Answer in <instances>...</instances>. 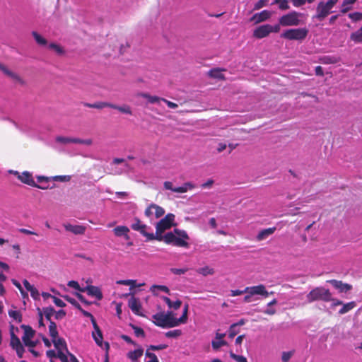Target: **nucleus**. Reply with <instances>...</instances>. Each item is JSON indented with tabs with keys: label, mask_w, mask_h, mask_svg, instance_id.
<instances>
[{
	"label": "nucleus",
	"mask_w": 362,
	"mask_h": 362,
	"mask_svg": "<svg viewBox=\"0 0 362 362\" xmlns=\"http://www.w3.org/2000/svg\"><path fill=\"white\" fill-rule=\"evenodd\" d=\"M174 220L175 215L168 214L157 223L156 234H154L155 240L163 241L166 244L176 247L188 248L189 245L187 240H189V237L185 230L175 228L173 232H168L164 235H162L165 230L170 229L174 225Z\"/></svg>",
	"instance_id": "f257e3e1"
},
{
	"label": "nucleus",
	"mask_w": 362,
	"mask_h": 362,
	"mask_svg": "<svg viewBox=\"0 0 362 362\" xmlns=\"http://www.w3.org/2000/svg\"><path fill=\"white\" fill-rule=\"evenodd\" d=\"M306 298L308 303H313L317 300L330 302L332 300V293L329 290L321 286L316 287L311 290L308 293Z\"/></svg>",
	"instance_id": "f03ea898"
},
{
	"label": "nucleus",
	"mask_w": 362,
	"mask_h": 362,
	"mask_svg": "<svg viewBox=\"0 0 362 362\" xmlns=\"http://www.w3.org/2000/svg\"><path fill=\"white\" fill-rule=\"evenodd\" d=\"M153 318L155 320L153 323L162 328H170L180 325L177 318H168L164 315V312L153 315Z\"/></svg>",
	"instance_id": "7ed1b4c3"
},
{
	"label": "nucleus",
	"mask_w": 362,
	"mask_h": 362,
	"mask_svg": "<svg viewBox=\"0 0 362 362\" xmlns=\"http://www.w3.org/2000/svg\"><path fill=\"white\" fill-rule=\"evenodd\" d=\"M308 34V30L306 28H293L284 31L281 37L289 40H303Z\"/></svg>",
	"instance_id": "20e7f679"
},
{
	"label": "nucleus",
	"mask_w": 362,
	"mask_h": 362,
	"mask_svg": "<svg viewBox=\"0 0 362 362\" xmlns=\"http://www.w3.org/2000/svg\"><path fill=\"white\" fill-rule=\"evenodd\" d=\"M301 13L296 11H292L282 16L279 18V23L282 26H297L300 24L299 17Z\"/></svg>",
	"instance_id": "39448f33"
},
{
	"label": "nucleus",
	"mask_w": 362,
	"mask_h": 362,
	"mask_svg": "<svg viewBox=\"0 0 362 362\" xmlns=\"http://www.w3.org/2000/svg\"><path fill=\"white\" fill-rule=\"evenodd\" d=\"M131 228L146 237L147 240H155L154 234L153 233H148L146 230L148 227L146 224L142 223L138 218H134V223L131 225Z\"/></svg>",
	"instance_id": "423d86ee"
},
{
	"label": "nucleus",
	"mask_w": 362,
	"mask_h": 362,
	"mask_svg": "<svg viewBox=\"0 0 362 362\" xmlns=\"http://www.w3.org/2000/svg\"><path fill=\"white\" fill-rule=\"evenodd\" d=\"M18 180L29 186L37 187L41 189H48V186H39V185L36 184L33 175L28 171L23 172L21 175L18 176Z\"/></svg>",
	"instance_id": "0eeeda50"
},
{
	"label": "nucleus",
	"mask_w": 362,
	"mask_h": 362,
	"mask_svg": "<svg viewBox=\"0 0 362 362\" xmlns=\"http://www.w3.org/2000/svg\"><path fill=\"white\" fill-rule=\"evenodd\" d=\"M245 291L252 296L260 295L265 298L268 297L269 293L267 291L266 287L263 284H259L257 286L246 287Z\"/></svg>",
	"instance_id": "6e6552de"
},
{
	"label": "nucleus",
	"mask_w": 362,
	"mask_h": 362,
	"mask_svg": "<svg viewBox=\"0 0 362 362\" xmlns=\"http://www.w3.org/2000/svg\"><path fill=\"white\" fill-rule=\"evenodd\" d=\"M270 25L265 24L257 27L253 32V36L257 39H262L268 36L271 33Z\"/></svg>",
	"instance_id": "1a4fd4ad"
},
{
	"label": "nucleus",
	"mask_w": 362,
	"mask_h": 362,
	"mask_svg": "<svg viewBox=\"0 0 362 362\" xmlns=\"http://www.w3.org/2000/svg\"><path fill=\"white\" fill-rule=\"evenodd\" d=\"M128 305L132 311L136 315L144 316L141 313V304L139 298L132 296L128 301Z\"/></svg>",
	"instance_id": "9d476101"
},
{
	"label": "nucleus",
	"mask_w": 362,
	"mask_h": 362,
	"mask_svg": "<svg viewBox=\"0 0 362 362\" xmlns=\"http://www.w3.org/2000/svg\"><path fill=\"white\" fill-rule=\"evenodd\" d=\"M81 292H86L88 296L95 297L98 300L103 299V293L100 288L98 286L89 285L81 289Z\"/></svg>",
	"instance_id": "9b49d317"
},
{
	"label": "nucleus",
	"mask_w": 362,
	"mask_h": 362,
	"mask_svg": "<svg viewBox=\"0 0 362 362\" xmlns=\"http://www.w3.org/2000/svg\"><path fill=\"white\" fill-rule=\"evenodd\" d=\"M93 327L94 331L92 332V337H93L94 341H95L96 344L98 346L103 348L104 343L103 341V336L102 331H101L100 328L99 327V326L98 325L96 322H93Z\"/></svg>",
	"instance_id": "f8f14e48"
},
{
	"label": "nucleus",
	"mask_w": 362,
	"mask_h": 362,
	"mask_svg": "<svg viewBox=\"0 0 362 362\" xmlns=\"http://www.w3.org/2000/svg\"><path fill=\"white\" fill-rule=\"evenodd\" d=\"M316 18L320 21L327 17L331 12V9L327 7V5L323 1H320L317 6Z\"/></svg>",
	"instance_id": "ddd939ff"
},
{
	"label": "nucleus",
	"mask_w": 362,
	"mask_h": 362,
	"mask_svg": "<svg viewBox=\"0 0 362 362\" xmlns=\"http://www.w3.org/2000/svg\"><path fill=\"white\" fill-rule=\"evenodd\" d=\"M66 231L71 232L74 235H83L85 233L86 227L82 225H72L70 223L64 224Z\"/></svg>",
	"instance_id": "4468645a"
},
{
	"label": "nucleus",
	"mask_w": 362,
	"mask_h": 362,
	"mask_svg": "<svg viewBox=\"0 0 362 362\" xmlns=\"http://www.w3.org/2000/svg\"><path fill=\"white\" fill-rule=\"evenodd\" d=\"M328 283L332 284L335 288L338 289L340 292H347L352 289L351 284L343 283L341 281L331 279L327 281Z\"/></svg>",
	"instance_id": "2eb2a0df"
},
{
	"label": "nucleus",
	"mask_w": 362,
	"mask_h": 362,
	"mask_svg": "<svg viewBox=\"0 0 362 362\" xmlns=\"http://www.w3.org/2000/svg\"><path fill=\"white\" fill-rule=\"evenodd\" d=\"M129 229L127 226H117L113 229V233L117 237L124 236L125 240H128L130 239L129 235Z\"/></svg>",
	"instance_id": "dca6fc26"
},
{
	"label": "nucleus",
	"mask_w": 362,
	"mask_h": 362,
	"mask_svg": "<svg viewBox=\"0 0 362 362\" xmlns=\"http://www.w3.org/2000/svg\"><path fill=\"white\" fill-rule=\"evenodd\" d=\"M271 16V13L267 10H264L260 13H255L251 18L255 21V23H259L269 19Z\"/></svg>",
	"instance_id": "f3484780"
},
{
	"label": "nucleus",
	"mask_w": 362,
	"mask_h": 362,
	"mask_svg": "<svg viewBox=\"0 0 362 362\" xmlns=\"http://www.w3.org/2000/svg\"><path fill=\"white\" fill-rule=\"evenodd\" d=\"M276 227H272L260 230L256 237L257 240L262 241L265 240L269 235H272L276 231Z\"/></svg>",
	"instance_id": "a211bd4d"
},
{
	"label": "nucleus",
	"mask_w": 362,
	"mask_h": 362,
	"mask_svg": "<svg viewBox=\"0 0 362 362\" xmlns=\"http://www.w3.org/2000/svg\"><path fill=\"white\" fill-rule=\"evenodd\" d=\"M52 340L54 347L57 350V352L59 351H65L66 352H68L66 342L63 338H59L57 337V338L52 339Z\"/></svg>",
	"instance_id": "6ab92c4d"
},
{
	"label": "nucleus",
	"mask_w": 362,
	"mask_h": 362,
	"mask_svg": "<svg viewBox=\"0 0 362 362\" xmlns=\"http://www.w3.org/2000/svg\"><path fill=\"white\" fill-rule=\"evenodd\" d=\"M144 350L141 348L129 351L127 354V357L133 362H137L138 359L142 356Z\"/></svg>",
	"instance_id": "aec40b11"
},
{
	"label": "nucleus",
	"mask_w": 362,
	"mask_h": 362,
	"mask_svg": "<svg viewBox=\"0 0 362 362\" xmlns=\"http://www.w3.org/2000/svg\"><path fill=\"white\" fill-rule=\"evenodd\" d=\"M196 187L195 185L190 182H185L182 186L176 187L175 189V192L177 193H185L188 190H192Z\"/></svg>",
	"instance_id": "412c9836"
},
{
	"label": "nucleus",
	"mask_w": 362,
	"mask_h": 362,
	"mask_svg": "<svg viewBox=\"0 0 362 362\" xmlns=\"http://www.w3.org/2000/svg\"><path fill=\"white\" fill-rule=\"evenodd\" d=\"M139 96L147 99L148 103H150L151 104L162 101V99H163V98H159L156 95H151L150 94L146 93H140L139 94Z\"/></svg>",
	"instance_id": "4be33fe9"
},
{
	"label": "nucleus",
	"mask_w": 362,
	"mask_h": 362,
	"mask_svg": "<svg viewBox=\"0 0 362 362\" xmlns=\"http://www.w3.org/2000/svg\"><path fill=\"white\" fill-rule=\"evenodd\" d=\"M222 71H225V69H211L209 71V76H211V78L224 80L225 76L223 74H221Z\"/></svg>",
	"instance_id": "5701e85b"
},
{
	"label": "nucleus",
	"mask_w": 362,
	"mask_h": 362,
	"mask_svg": "<svg viewBox=\"0 0 362 362\" xmlns=\"http://www.w3.org/2000/svg\"><path fill=\"white\" fill-rule=\"evenodd\" d=\"M342 305V308L339 310V313L340 315H343L348 313L349 311L351 310L356 306V303L354 301H351Z\"/></svg>",
	"instance_id": "b1692460"
},
{
	"label": "nucleus",
	"mask_w": 362,
	"mask_h": 362,
	"mask_svg": "<svg viewBox=\"0 0 362 362\" xmlns=\"http://www.w3.org/2000/svg\"><path fill=\"white\" fill-rule=\"evenodd\" d=\"M110 108L117 110L120 112L125 113L127 115H132V111L129 105H124L123 106H118L111 103Z\"/></svg>",
	"instance_id": "393cba45"
},
{
	"label": "nucleus",
	"mask_w": 362,
	"mask_h": 362,
	"mask_svg": "<svg viewBox=\"0 0 362 362\" xmlns=\"http://www.w3.org/2000/svg\"><path fill=\"white\" fill-rule=\"evenodd\" d=\"M49 336L52 337V339H55L58 337V331H57V325L53 321L49 322Z\"/></svg>",
	"instance_id": "a878e982"
},
{
	"label": "nucleus",
	"mask_w": 362,
	"mask_h": 362,
	"mask_svg": "<svg viewBox=\"0 0 362 362\" xmlns=\"http://www.w3.org/2000/svg\"><path fill=\"white\" fill-rule=\"evenodd\" d=\"M24 328V335L22 337V340L23 341L24 339H32L34 337L35 331L32 329L30 326H23Z\"/></svg>",
	"instance_id": "bb28decb"
},
{
	"label": "nucleus",
	"mask_w": 362,
	"mask_h": 362,
	"mask_svg": "<svg viewBox=\"0 0 362 362\" xmlns=\"http://www.w3.org/2000/svg\"><path fill=\"white\" fill-rule=\"evenodd\" d=\"M351 40L355 42H362V28H361L357 31L353 33L350 37Z\"/></svg>",
	"instance_id": "cd10ccee"
},
{
	"label": "nucleus",
	"mask_w": 362,
	"mask_h": 362,
	"mask_svg": "<svg viewBox=\"0 0 362 362\" xmlns=\"http://www.w3.org/2000/svg\"><path fill=\"white\" fill-rule=\"evenodd\" d=\"M32 35L33 36L34 39L37 42V44L40 45H46L47 43V41L46 39H45L42 36H41L36 31L32 32Z\"/></svg>",
	"instance_id": "c85d7f7f"
},
{
	"label": "nucleus",
	"mask_w": 362,
	"mask_h": 362,
	"mask_svg": "<svg viewBox=\"0 0 362 362\" xmlns=\"http://www.w3.org/2000/svg\"><path fill=\"white\" fill-rule=\"evenodd\" d=\"M54 313H55V310H54V308L52 307V306H49V307H47V308H43V313L42 314L45 315V318L48 321L51 322V321H52L51 320V317L54 314Z\"/></svg>",
	"instance_id": "c756f323"
},
{
	"label": "nucleus",
	"mask_w": 362,
	"mask_h": 362,
	"mask_svg": "<svg viewBox=\"0 0 362 362\" xmlns=\"http://www.w3.org/2000/svg\"><path fill=\"white\" fill-rule=\"evenodd\" d=\"M227 345V342L225 340L215 339L211 341V346L214 350L217 351L221 346Z\"/></svg>",
	"instance_id": "7c9ffc66"
},
{
	"label": "nucleus",
	"mask_w": 362,
	"mask_h": 362,
	"mask_svg": "<svg viewBox=\"0 0 362 362\" xmlns=\"http://www.w3.org/2000/svg\"><path fill=\"white\" fill-rule=\"evenodd\" d=\"M8 315L18 322L22 321V315L18 310H9Z\"/></svg>",
	"instance_id": "2f4dec72"
},
{
	"label": "nucleus",
	"mask_w": 362,
	"mask_h": 362,
	"mask_svg": "<svg viewBox=\"0 0 362 362\" xmlns=\"http://www.w3.org/2000/svg\"><path fill=\"white\" fill-rule=\"evenodd\" d=\"M151 207H153V209L155 210V216L156 218H158L164 215L165 210L161 206L156 204H151Z\"/></svg>",
	"instance_id": "473e14b6"
},
{
	"label": "nucleus",
	"mask_w": 362,
	"mask_h": 362,
	"mask_svg": "<svg viewBox=\"0 0 362 362\" xmlns=\"http://www.w3.org/2000/svg\"><path fill=\"white\" fill-rule=\"evenodd\" d=\"M22 344L18 337H16L13 333L11 334V346L16 349L18 348V346H21Z\"/></svg>",
	"instance_id": "72a5a7b5"
},
{
	"label": "nucleus",
	"mask_w": 362,
	"mask_h": 362,
	"mask_svg": "<svg viewBox=\"0 0 362 362\" xmlns=\"http://www.w3.org/2000/svg\"><path fill=\"white\" fill-rule=\"evenodd\" d=\"M197 272L199 274H202L203 276L212 275L214 274V270L212 268L209 267H202L197 269Z\"/></svg>",
	"instance_id": "f704fd0d"
},
{
	"label": "nucleus",
	"mask_w": 362,
	"mask_h": 362,
	"mask_svg": "<svg viewBox=\"0 0 362 362\" xmlns=\"http://www.w3.org/2000/svg\"><path fill=\"white\" fill-rule=\"evenodd\" d=\"M189 305L185 304L183 309V313L182 316L178 319V321L180 324H185L187 321V314H188Z\"/></svg>",
	"instance_id": "c9c22d12"
},
{
	"label": "nucleus",
	"mask_w": 362,
	"mask_h": 362,
	"mask_svg": "<svg viewBox=\"0 0 362 362\" xmlns=\"http://www.w3.org/2000/svg\"><path fill=\"white\" fill-rule=\"evenodd\" d=\"M76 140V138H69V137H64V136H57L56 138V141L59 143H62V144H69V143H74L75 144V141Z\"/></svg>",
	"instance_id": "e433bc0d"
},
{
	"label": "nucleus",
	"mask_w": 362,
	"mask_h": 362,
	"mask_svg": "<svg viewBox=\"0 0 362 362\" xmlns=\"http://www.w3.org/2000/svg\"><path fill=\"white\" fill-rule=\"evenodd\" d=\"M182 334L180 329H174L167 332L165 335L168 338H177Z\"/></svg>",
	"instance_id": "4c0bfd02"
},
{
	"label": "nucleus",
	"mask_w": 362,
	"mask_h": 362,
	"mask_svg": "<svg viewBox=\"0 0 362 362\" xmlns=\"http://www.w3.org/2000/svg\"><path fill=\"white\" fill-rule=\"evenodd\" d=\"M62 297L78 310H81V306L74 298H71L69 296H62Z\"/></svg>",
	"instance_id": "58836bf2"
},
{
	"label": "nucleus",
	"mask_w": 362,
	"mask_h": 362,
	"mask_svg": "<svg viewBox=\"0 0 362 362\" xmlns=\"http://www.w3.org/2000/svg\"><path fill=\"white\" fill-rule=\"evenodd\" d=\"M315 1V0H291V1L292 2L293 5L295 7L302 6L305 5L306 3L312 4Z\"/></svg>",
	"instance_id": "ea45409f"
},
{
	"label": "nucleus",
	"mask_w": 362,
	"mask_h": 362,
	"mask_svg": "<svg viewBox=\"0 0 362 362\" xmlns=\"http://www.w3.org/2000/svg\"><path fill=\"white\" fill-rule=\"evenodd\" d=\"M131 326H132V329H134V334L137 337H143V338L145 337V332L142 328L137 327L136 325H132Z\"/></svg>",
	"instance_id": "a19ab883"
},
{
	"label": "nucleus",
	"mask_w": 362,
	"mask_h": 362,
	"mask_svg": "<svg viewBox=\"0 0 362 362\" xmlns=\"http://www.w3.org/2000/svg\"><path fill=\"white\" fill-rule=\"evenodd\" d=\"M320 62L322 64H330L337 63V60L334 57L330 56H325L320 59Z\"/></svg>",
	"instance_id": "79ce46f5"
},
{
	"label": "nucleus",
	"mask_w": 362,
	"mask_h": 362,
	"mask_svg": "<svg viewBox=\"0 0 362 362\" xmlns=\"http://www.w3.org/2000/svg\"><path fill=\"white\" fill-rule=\"evenodd\" d=\"M349 18L353 21L357 22L362 21V13L361 12H354L349 14Z\"/></svg>",
	"instance_id": "37998d69"
},
{
	"label": "nucleus",
	"mask_w": 362,
	"mask_h": 362,
	"mask_svg": "<svg viewBox=\"0 0 362 362\" xmlns=\"http://www.w3.org/2000/svg\"><path fill=\"white\" fill-rule=\"evenodd\" d=\"M49 47L50 49H54L59 54H62L64 53V49L61 46L57 45V44L50 43L49 45Z\"/></svg>",
	"instance_id": "c03bdc74"
},
{
	"label": "nucleus",
	"mask_w": 362,
	"mask_h": 362,
	"mask_svg": "<svg viewBox=\"0 0 362 362\" xmlns=\"http://www.w3.org/2000/svg\"><path fill=\"white\" fill-rule=\"evenodd\" d=\"M230 356L237 362H247V358L245 356L237 355L233 352L230 353Z\"/></svg>",
	"instance_id": "a18cd8bd"
},
{
	"label": "nucleus",
	"mask_w": 362,
	"mask_h": 362,
	"mask_svg": "<svg viewBox=\"0 0 362 362\" xmlns=\"http://www.w3.org/2000/svg\"><path fill=\"white\" fill-rule=\"evenodd\" d=\"M293 354H294L293 351L283 352L282 356H281L282 361L283 362H288L289 360L291 359V358L292 357V356L293 355Z\"/></svg>",
	"instance_id": "49530a36"
},
{
	"label": "nucleus",
	"mask_w": 362,
	"mask_h": 362,
	"mask_svg": "<svg viewBox=\"0 0 362 362\" xmlns=\"http://www.w3.org/2000/svg\"><path fill=\"white\" fill-rule=\"evenodd\" d=\"M111 103L106 102H98L93 103V108L103 109L104 107H110Z\"/></svg>",
	"instance_id": "de8ad7c7"
},
{
	"label": "nucleus",
	"mask_w": 362,
	"mask_h": 362,
	"mask_svg": "<svg viewBox=\"0 0 362 362\" xmlns=\"http://www.w3.org/2000/svg\"><path fill=\"white\" fill-rule=\"evenodd\" d=\"M7 76L21 84L24 83L23 80L20 77V76L13 71H11Z\"/></svg>",
	"instance_id": "09e8293b"
},
{
	"label": "nucleus",
	"mask_w": 362,
	"mask_h": 362,
	"mask_svg": "<svg viewBox=\"0 0 362 362\" xmlns=\"http://www.w3.org/2000/svg\"><path fill=\"white\" fill-rule=\"evenodd\" d=\"M188 268H183V269H177V268H171L170 272L177 275H181L185 273H186L188 271Z\"/></svg>",
	"instance_id": "8fccbe9b"
},
{
	"label": "nucleus",
	"mask_w": 362,
	"mask_h": 362,
	"mask_svg": "<svg viewBox=\"0 0 362 362\" xmlns=\"http://www.w3.org/2000/svg\"><path fill=\"white\" fill-rule=\"evenodd\" d=\"M268 1L267 0H259L254 6L255 10H259L262 8V7L267 5Z\"/></svg>",
	"instance_id": "3c124183"
},
{
	"label": "nucleus",
	"mask_w": 362,
	"mask_h": 362,
	"mask_svg": "<svg viewBox=\"0 0 362 362\" xmlns=\"http://www.w3.org/2000/svg\"><path fill=\"white\" fill-rule=\"evenodd\" d=\"M168 347L167 344H159V345H150L148 346V349L152 351H159L165 349Z\"/></svg>",
	"instance_id": "603ef678"
},
{
	"label": "nucleus",
	"mask_w": 362,
	"mask_h": 362,
	"mask_svg": "<svg viewBox=\"0 0 362 362\" xmlns=\"http://www.w3.org/2000/svg\"><path fill=\"white\" fill-rule=\"evenodd\" d=\"M28 291L30 292V296L35 300H37L40 298V293L36 288L33 286Z\"/></svg>",
	"instance_id": "864d4df0"
},
{
	"label": "nucleus",
	"mask_w": 362,
	"mask_h": 362,
	"mask_svg": "<svg viewBox=\"0 0 362 362\" xmlns=\"http://www.w3.org/2000/svg\"><path fill=\"white\" fill-rule=\"evenodd\" d=\"M236 325H231L229 328V337L233 338L238 333V330L236 329Z\"/></svg>",
	"instance_id": "5fc2aeb1"
},
{
	"label": "nucleus",
	"mask_w": 362,
	"mask_h": 362,
	"mask_svg": "<svg viewBox=\"0 0 362 362\" xmlns=\"http://www.w3.org/2000/svg\"><path fill=\"white\" fill-rule=\"evenodd\" d=\"M81 313L85 316V317H88L90 319V321L92 322V325L93 324V322H96L94 316L89 312L83 310L82 308H81V310H79Z\"/></svg>",
	"instance_id": "6e6d98bb"
},
{
	"label": "nucleus",
	"mask_w": 362,
	"mask_h": 362,
	"mask_svg": "<svg viewBox=\"0 0 362 362\" xmlns=\"http://www.w3.org/2000/svg\"><path fill=\"white\" fill-rule=\"evenodd\" d=\"M52 299H53L54 303L57 306L61 307V308H64V307L66 306L65 303L62 300H61V299H59V298H57L55 296L52 297Z\"/></svg>",
	"instance_id": "4d7b16f0"
},
{
	"label": "nucleus",
	"mask_w": 362,
	"mask_h": 362,
	"mask_svg": "<svg viewBox=\"0 0 362 362\" xmlns=\"http://www.w3.org/2000/svg\"><path fill=\"white\" fill-rule=\"evenodd\" d=\"M69 287H71V288H75L76 290H78L79 291L81 292V289L83 288H81L78 283L76 281H70L68 282V284H67Z\"/></svg>",
	"instance_id": "13d9d810"
},
{
	"label": "nucleus",
	"mask_w": 362,
	"mask_h": 362,
	"mask_svg": "<svg viewBox=\"0 0 362 362\" xmlns=\"http://www.w3.org/2000/svg\"><path fill=\"white\" fill-rule=\"evenodd\" d=\"M57 358H59L62 362H69L67 356L62 351L57 352Z\"/></svg>",
	"instance_id": "bf43d9fd"
},
{
	"label": "nucleus",
	"mask_w": 362,
	"mask_h": 362,
	"mask_svg": "<svg viewBox=\"0 0 362 362\" xmlns=\"http://www.w3.org/2000/svg\"><path fill=\"white\" fill-rule=\"evenodd\" d=\"M23 341L26 346H28L30 348H33V347L36 346V345H37V342L32 341L31 339H24V340Z\"/></svg>",
	"instance_id": "052dcab7"
},
{
	"label": "nucleus",
	"mask_w": 362,
	"mask_h": 362,
	"mask_svg": "<svg viewBox=\"0 0 362 362\" xmlns=\"http://www.w3.org/2000/svg\"><path fill=\"white\" fill-rule=\"evenodd\" d=\"M152 288H157L161 291H163L166 293H170V290L166 286L163 285H153Z\"/></svg>",
	"instance_id": "680f3d73"
},
{
	"label": "nucleus",
	"mask_w": 362,
	"mask_h": 362,
	"mask_svg": "<svg viewBox=\"0 0 362 362\" xmlns=\"http://www.w3.org/2000/svg\"><path fill=\"white\" fill-rule=\"evenodd\" d=\"M163 187H164L165 189L171 190L173 192H175V189L176 188V187H173V183L170 181L164 182Z\"/></svg>",
	"instance_id": "e2e57ef3"
},
{
	"label": "nucleus",
	"mask_w": 362,
	"mask_h": 362,
	"mask_svg": "<svg viewBox=\"0 0 362 362\" xmlns=\"http://www.w3.org/2000/svg\"><path fill=\"white\" fill-rule=\"evenodd\" d=\"M149 350L150 349H148V348L146 351V356L150 358L149 361H156V360H158V357L156 356V355L154 353L150 352Z\"/></svg>",
	"instance_id": "0e129e2a"
},
{
	"label": "nucleus",
	"mask_w": 362,
	"mask_h": 362,
	"mask_svg": "<svg viewBox=\"0 0 362 362\" xmlns=\"http://www.w3.org/2000/svg\"><path fill=\"white\" fill-rule=\"evenodd\" d=\"M279 7L281 10H287L290 7H289V5H288V0H282V1H281V3L279 4Z\"/></svg>",
	"instance_id": "69168bd1"
},
{
	"label": "nucleus",
	"mask_w": 362,
	"mask_h": 362,
	"mask_svg": "<svg viewBox=\"0 0 362 362\" xmlns=\"http://www.w3.org/2000/svg\"><path fill=\"white\" fill-rule=\"evenodd\" d=\"M181 305L182 301L180 300H177L175 302H172L171 305H168V307L175 310H177L180 308Z\"/></svg>",
	"instance_id": "338daca9"
},
{
	"label": "nucleus",
	"mask_w": 362,
	"mask_h": 362,
	"mask_svg": "<svg viewBox=\"0 0 362 362\" xmlns=\"http://www.w3.org/2000/svg\"><path fill=\"white\" fill-rule=\"evenodd\" d=\"M351 6L347 4H345V2L343 1L341 6V12L343 13H347L349 10H351Z\"/></svg>",
	"instance_id": "774afa93"
}]
</instances>
